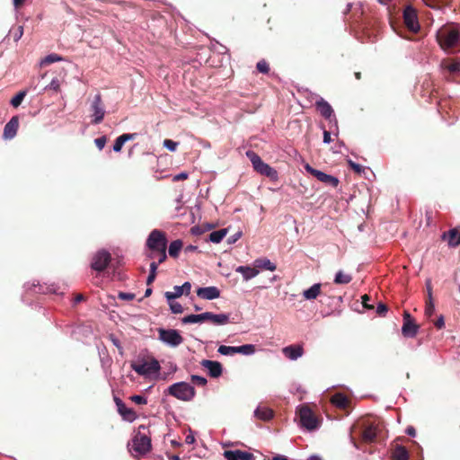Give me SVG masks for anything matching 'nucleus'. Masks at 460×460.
<instances>
[{"label":"nucleus","mask_w":460,"mask_h":460,"mask_svg":"<svg viewBox=\"0 0 460 460\" xmlns=\"http://www.w3.org/2000/svg\"><path fill=\"white\" fill-rule=\"evenodd\" d=\"M381 431V423L372 417H363L351 427L350 437L354 440L357 437L365 443H372Z\"/></svg>","instance_id":"nucleus-1"},{"label":"nucleus","mask_w":460,"mask_h":460,"mask_svg":"<svg viewBox=\"0 0 460 460\" xmlns=\"http://www.w3.org/2000/svg\"><path fill=\"white\" fill-rule=\"evenodd\" d=\"M437 39L442 49L456 47L460 42V30L453 24L442 26L437 32Z\"/></svg>","instance_id":"nucleus-2"},{"label":"nucleus","mask_w":460,"mask_h":460,"mask_svg":"<svg viewBox=\"0 0 460 460\" xmlns=\"http://www.w3.org/2000/svg\"><path fill=\"white\" fill-rule=\"evenodd\" d=\"M166 393L182 402H190L196 395L193 385L186 382H178L171 385Z\"/></svg>","instance_id":"nucleus-3"},{"label":"nucleus","mask_w":460,"mask_h":460,"mask_svg":"<svg viewBox=\"0 0 460 460\" xmlns=\"http://www.w3.org/2000/svg\"><path fill=\"white\" fill-rule=\"evenodd\" d=\"M146 429L145 425H140L132 438V449L137 456H145L151 450V438L143 432Z\"/></svg>","instance_id":"nucleus-4"},{"label":"nucleus","mask_w":460,"mask_h":460,"mask_svg":"<svg viewBox=\"0 0 460 460\" xmlns=\"http://www.w3.org/2000/svg\"><path fill=\"white\" fill-rule=\"evenodd\" d=\"M246 156L250 159L254 171L258 173L267 176L271 180L278 179L277 171L268 164L264 163L257 153L252 150H248L246 152Z\"/></svg>","instance_id":"nucleus-5"},{"label":"nucleus","mask_w":460,"mask_h":460,"mask_svg":"<svg viewBox=\"0 0 460 460\" xmlns=\"http://www.w3.org/2000/svg\"><path fill=\"white\" fill-rule=\"evenodd\" d=\"M167 237L166 234L161 230L154 229L149 234L146 242V252H154L158 250H166L167 248Z\"/></svg>","instance_id":"nucleus-6"},{"label":"nucleus","mask_w":460,"mask_h":460,"mask_svg":"<svg viewBox=\"0 0 460 460\" xmlns=\"http://www.w3.org/2000/svg\"><path fill=\"white\" fill-rule=\"evenodd\" d=\"M157 332H158V339L162 342H164L171 347H173V348L178 347L184 341L182 336L180 334L179 331L174 330V329L159 328L157 330Z\"/></svg>","instance_id":"nucleus-7"},{"label":"nucleus","mask_w":460,"mask_h":460,"mask_svg":"<svg viewBox=\"0 0 460 460\" xmlns=\"http://www.w3.org/2000/svg\"><path fill=\"white\" fill-rule=\"evenodd\" d=\"M298 415L301 425L306 429L313 430L319 427V420L307 405H303L298 410Z\"/></svg>","instance_id":"nucleus-8"},{"label":"nucleus","mask_w":460,"mask_h":460,"mask_svg":"<svg viewBox=\"0 0 460 460\" xmlns=\"http://www.w3.org/2000/svg\"><path fill=\"white\" fill-rule=\"evenodd\" d=\"M217 351L225 356H233L237 353L252 355L255 352V346L252 344H245L238 347L221 345L218 347Z\"/></svg>","instance_id":"nucleus-9"},{"label":"nucleus","mask_w":460,"mask_h":460,"mask_svg":"<svg viewBox=\"0 0 460 460\" xmlns=\"http://www.w3.org/2000/svg\"><path fill=\"white\" fill-rule=\"evenodd\" d=\"M111 261V253L107 251L102 250L97 252L91 263V268L98 272L103 271Z\"/></svg>","instance_id":"nucleus-10"},{"label":"nucleus","mask_w":460,"mask_h":460,"mask_svg":"<svg viewBox=\"0 0 460 460\" xmlns=\"http://www.w3.org/2000/svg\"><path fill=\"white\" fill-rule=\"evenodd\" d=\"M305 169L308 173L315 177L318 181L325 183L326 185H330L332 187L336 188L340 182L338 178L327 174L322 171L316 170L308 164L305 165Z\"/></svg>","instance_id":"nucleus-11"},{"label":"nucleus","mask_w":460,"mask_h":460,"mask_svg":"<svg viewBox=\"0 0 460 460\" xmlns=\"http://www.w3.org/2000/svg\"><path fill=\"white\" fill-rule=\"evenodd\" d=\"M419 331V325L415 323L410 313L404 311L403 313V324L402 327V333L404 337L413 338Z\"/></svg>","instance_id":"nucleus-12"},{"label":"nucleus","mask_w":460,"mask_h":460,"mask_svg":"<svg viewBox=\"0 0 460 460\" xmlns=\"http://www.w3.org/2000/svg\"><path fill=\"white\" fill-rule=\"evenodd\" d=\"M91 111L93 112V119L92 123L99 124L103 120L105 111L102 101L101 94H96L91 104Z\"/></svg>","instance_id":"nucleus-13"},{"label":"nucleus","mask_w":460,"mask_h":460,"mask_svg":"<svg viewBox=\"0 0 460 460\" xmlns=\"http://www.w3.org/2000/svg\"><path fill=\"white\" fill-rule=\"evenodd\" d=\"M132 369L141 376H146L148 374H154L160 370L159 362L155 359L150 362H144L142 364L133 363L131 365Z\"/></svg>","instance_id":"nucleus-14"},{"label":"nucleus","mask_w":460,"mask_h":460,"mask_svg":"<svg viewBox=\"0 0 460 460\" xmlns=\"http://www.w3.org/2000/svg\"><path fill=\"white\" fill-rule=\"evenodd\" d=\"M403 21L406 27L413 32H417L420 29V24L417 18V13L415 9L411 6H407L403 11Z\"/></svg>","instance_id":"nucleus-15"},{"label":"nucleus","mask_w":460,"mask_h":460,"mask_svg":"<svg viewBox=\"0 0 460 460\" xmlns=\"http://www.w3.org/2000/svg\"><path fill=\"white\" fill-rule=\"evenodd\" d=\"M114 402L117 406V411L122 419L128 422H133L137 418V414L132 408H128L119 397H114Z\"/></svg>","instance_id":"nucleus-16"},{"label":"nucleus","mask_w":460,"mask_h":460,"mask_svg":"<svg viewBox=\"0 0 460 460\" xmlns=\"http://www.w3.org/2000/svg\"><path fill=\"white\" fill-rule=\"evenodd\" d=\"M304 352L302 344H293L282 349L283 355L290 360H296L304 355Z\"/></svg>","instance_id":"nucleus-17"},{"label":"nucleus","mask_w":460,"mask_h":460,"mask_svg":"<svg viewBox=\"0 0 460 460\" xmlns=\"http://www.w3.org/2000/svg\"><path fill=\"white\" fill-rule=\"evenodd\" d=\"M200 364L208 370V374L211 377L217 378L222 375L223 367L220 362L203 359Z\"/></svg>","instance_id":"nucleus-18"},{"label":"nucleus","mask_w":460,"mask_h":460,"mask_svg":"<svg viewBox=\"0 0 460 460\" xmlns=\"http://www.w3.org/2000/svg\"><path fill=\"white\" fill-rule=\"evenodd\" d=\"M197 295L200 298L213 300L220 296V291L217 287L199 288Z\"/></svg>","instance_id":"nucleus-19"},{"label":"nucleus","mask_w":460,"mask_h":460,"mask_svg":"<svg viewBox=\"0 0 460 460\" xmlns=\"http://www.w3.org/2000/svg\"><path fill=\"white\" fill-rule=\"evenodd\" d=\"M19 128V118L17 116H13L4 126V137L6 139H11L14 137L17 133Z\"/></svg>","instance_id":"nucleus-20"},{"label":"nucleus","mask_w":460,"mask_h":460,"mask_svg":"<svg viewBox=\"0 0 460 460\" xmlns=\"http://www.w3.org/2000/svg\"><path fill=\"white\" fill-rule=\"evenodd\" d=\"M225 457L226 460H252L253 455L241 450H226L224 453Z\"/></svg>","instance_id":"nucleus-21"},{"label":"nucleus","mask_w":460,"mask_h":460,"mask_svg":"<svg viewBox=\"0 0 460 460\" xmlns=\"http://www.w3.org/2000/svg\"><path fill=\"white\" fill-rule=\"evenodd\" d=\"M315 106L325 119H331L333 115V109L324 99L320 98V100L315 102Z\"/></svg>","instance_id":"nucleus-22"},{"label":"nucleus","mask_w":460,"mask_h":460,"mask_svg":"<svg viewBox=\"0 0 460 460\" xmlns=\"http://www.w3.org/2000/svg\"><path fill=\"white\" fill-rule=\"evenodd\" d=\"M442 239L447 240L449 246L456 247L460 245V231L456 228L450 229L442 234Z\"/></svg>","instance_id":"nucleus-23"},{"label":"nucleus","mask_w":460,"mask_h":460,"mask_svg":"<svg viewBox=\"0 0 460 460\" xmlns=\"http://www.w3.org/2000/svg\"><path fill=\"white\" fill-rule=\"evenodd\" d=\"M207 322L215 325H225L229 323V315L226 314H215L211 312H207Z\"/></svg>","instance_id":"nucleus-24"},{"label":"nucleus","mask_w":460,"mask_h":460,"mask_svg":"<svg viewBox=\"0 0 460 460\" xmlns=\"http://www.w3.org/2000/svg\"><path fill=\"white\" fill-rule=\"evenodd\" d=\"M331 402L337 408L341 410H346L349 405V398L341 393L335 394L332 399Z\"/></svg>","instance_id":"nucleus-25"},{"label":"nucleus","mask_w":460,"mask_h":460,"mask_svg":"<svg viewBox=\"0 0 460 460\" xmlns=\"http://www.w3.org/2000/svg\"><path fill=\"white\" fill-rule=\"evenodd\" d=\"M236 272L241 273L245 280H249L259 274V270H257L255 266L252 268L249 266H239L236 269Z\"/></svg>","instance_id":"nucleus-26"},{"label":"nucleus","mask_w":460,"mask_h":460,"mask_svg":"<svg viewBox=\"0 0 460 460\" xmlns=\"http://www.w3.org/2000/svg\"><path fill=\"white\" fill-rule=\"evenodd\" d=\"M204 322H207V312L200 314H189L181 319V323L184 324L202 323Z\"/></svg>","instance_id":"nucleus-27"},{"label":"nucleus","mask_w":460,"mask_h":460,"mask_svg":"<svg viewBox=\"0 0 460 460\" xmlns=\"http://www.w3.org/2000/svg\"><path fill=\"white\" fill-rule=\"evenodd\" d=\"M322 285L320 283L314 284L308 289L304 290L303 296L306 300L315 299L321 294Z\"/></svg>","instance_id":"nucleus-28"},{"label":"nucleus","mask_w":460,"mask_h":460,"mask_svg":"<svg viewBox=\"0 0 460 460\" xmlns=\"http://www.w3.org/2000/svg\"><path fill=\"white\" fill-rule=\"evenodd\" d=\"M254 266L257 270H276V265L267 258H261L254 261Z\"/></svg>","instance_id":"nucleus-29"},{"label":"nucleus","mask_w":460,"mask_h":460,"mask_svg":"<svg viewBox=\"0 0 460 460\" xmlns=\"http://www.w3.org/2000/svg\"><path fill=\"white\" fill-rule=\"evenodd\" d=\"M393 460H408L409 453L407 449L401 445H397L392 452Z\"/></svg>","instance_id":"nucleus-30"},{"label":"nucleus","mask_w":460,"mask_h":460,"mask_svg":"<svg viewBox=\"0 0 460 460\" xmlns=\"http://www.w3.org/2000/svg\"><path fill=\"white\" fill-rule=\"evenodd\" d=\"M146 257L149 260H155L158 263H163L167 259L166 250L146 252Z\"/></svg>","instance_id":"nucleus-31"},{"label":"nucleus","mask_w":460,"mask_h":460,"mask_svg":"<svg viewBox=\"0 0 460 460\" xmlns=\"http://www.w3.org/2000/svg\"><path fill=\"white\" fill-rule=\"evenodd\" d=\"M254 414L256 418L261 420H270L273 417V411L268 407H258Z\"/></svg>","instance_id":"nucleus-32"},{"label":"nucleus","mask_w":460,"mask_h":460,"mask_svg":"<svg viewBox=\"0 0 460 460\" xmlns=\"http://www.w3.org/2000/svg\"><path fill=\"white\" fill-rule=\"evenodd\" d=\"M183 246V243L181 240L177 239L172 241L168 249L169 255L172 258H177L179 256V253Z\"/></svg>","instance_id":"nucleus-33"},{"label":"nucleus","mask_w":460,"mask_h":460,"mask_svg":"<svg viewBox=\"0 0 460 460\" xmlns=\"http://www.w3.org/2000/svg\"><path fill=\"white\" fill-rule=\"evenodd\" d=\"M227 230L226 229H219L217 231H214L208 235V240L214 243H220L223 238L226 235Z\"/></svg>","instance_id":"nucleus-34"},{"label":"nucleus","mask_w":460,"mask_h":460,"mask_svg":"<svg viewBox=\"0 0 460 460\" xmlns=\"http://www.w3.org/2000/svg\"><path fill=\"white\" fill-rule=\"evenodd\" d=\"M352 280V277L349 274H346L341 270L336 273L334 283L336 284H349Z\"/></svg>","instance_id":"nucleus-35"},{"label":"nucleus","mask_w":460,"mask_h":460,"mask_svg":"<svg viewBox=\"0 0 460 460\" xmlns=\"http://www.w3.org/2000/svg\"><path fill=\"white\" fill-rule=\"evenodd\" d=\"M27 94V91L22 90L17 93L10 101V103L13 107L17 108L21 105L23 99L25 98Z\"/></svg>","instance_id":"nucleus-36"},{"label":"nucleus","mask_w":460,"mask_h":460,"mask_svg":"<svg viewBox=\"0 0 460 460\" xmlns=\"http://www.w3.org/2000/svg\"><path fill=\"white\" fill-rule=\"evenodd\" d=\"M9 34L17 42L23 35V27L22 25L12 27Z\"/></svg>","instance_id":"nucleus-37"},{"label":"nucleus","mask_w":460,"mask_h":460,"mask_svg":"<svg viewBox=\"0 0 460 460\" xmlns=\"http://www.w3.org/2000/svg\"><path fill=\"white\" fill-rule=\"evenodd\" d=\"M173 289H174V292L167 291V292H165V294H164V296H165V297H166V299H167L168 301H171V300H173V299H175V298H178V297L181 296L184 294V293H183V290H181V289L180 288V286H175V287L173 288Z\"/></svg>","instance_id":"nucleus-38"},{"label":"nucleus","mask_w":460,"mask_h":460,"mask_svg":"<svg viewBox=\"0 0 460 460\" xmlns=\"http://www.w3.org/2000/svg\"><path fill=\"white\" fill-rule=\"evenodd\" d=\"M257 70L261 74H269L270 72V65L265 59H261L256 64Z\"/></svg>","instance_id":"nucleus-39"},{"label":"nucleus","mask_w":460,"mask_h":460,"mask_svg":"<svg viewBox=\"0 0 460 460\" xmlns=\"http://www.w3.org/2000/svg\"><path fill=\"white\" fill-rule=\"evenodd\" d=\"M190 380L193 385H196L198 386H205L208 383L205 377L197 375H191Z\"/></svg>","instance_id":"nucleus-40"},{"label":"nucleus","mask_w":460,"mask_h":460,"mask_svg":"<svg viewBox=\"0 0 460 460\" xmlns=\"http://www.w3.org/2000/svg\"><path fill=\"white\" fill-rule=\"evenodd\" d=\"M424 3L431 8H440L441 4H446L448 0H423Z\"/></svg>","instance_id":"nucleus-41"},{"label":"nucleus","mask_w":460,"mask_h":460,"mask_svg":"<svg viewBox=\"0 0 460 460\" xmlns=\"http://www.w3.org/2000/svg\"><path fill=\"white\" fill-rule=\"evenodd\" d=\"M435 311V305L432 299L426 300L425 314L428 317H430Z\"/></svg>","instance_id":"nucleus-42"},{"label":"nucleus","mask_w":460,"mask_h":460,"mask_svg":"<svg viewBox=\"0 0 460 460\" xmlns=\"http://www.w3.org/2000/svg\"><path fill=\"white\" fill-rule=\"evenodd\" d=\"M170 308L173 314H181L183 312V307L181 304L177 302H173L172 300L168 301Z\"/></svg>","instance_id":"nucleus-43"},{"label":"nucleus","mask_w":460,"mask_h":460,"mask_svg":"<svg viewBox=\"0 0 460 460\" xmlns=\"http://www.w3.org/2000/svg\"><path fill=\"white\" fill-rule=\"evenodd\" d=\"M446 68L452 73L460 72V62L450 61L446 65Z\"/></svg>","instance_id":"nucleus-44"},{"label":"nucleus","mask_w":460,"mask_h":460,"mask_svg":"<svg viewBox=\"0 0 460 460\" xmlns=\"http://www.w3.org/2000/svg\"><path fill=\"white\" fill-rule=\"evenodd\" d=\"M164 146L170 150L171 152H174L177 149L178 143L172 141V139H164Z\"/></svg>","instance_id":"nucleus-45"},{"label":"nucleus","mask_w":460,"mask_h":460,"mask_svg":"<svg viewBox=\"0 0 460 460\" xmlns=\"http://www.w3.org/2000/svg\"><path fill=\"white\" fill-rule=\"evenodd\" d=\"M59 60H61V58L58 55L50 54L43 59L42 63L45 65H49V64H52L56 61H59Z\"/></svg>","instance_id":"nucleus-46"},{"label":"nucleus","mask_w":460,"mask_h":460,"mask_svg":"<svg viewBox=\"0 0 460 460\" xmlns=\"http://www.w3.org/2000/svg\"><path fill=\"white\" fill-rule=\"evenodd\" d=\"M130 400L137 403V404H140V405H144V404H146L147 403V400L146 397L142 396V395H132L130 397Z\"/></svg>","instance_id":"nucleus-47"},{"label":"nucleus","mask_w":460,"mask_h":460,"mask_svg":"<svg viewBox=\"0 0 460 460\" xmlns=\"http://www.w3.org/2000/svg\"><path fill=\"white\" fill-rule=\"evenodd\" d=\"M45 89L53 90L56 93L60 91V84L58 79H53L50 84L45 87Z\"/></svg>","instance_id":"nucleus-48"},{"label":"nucleus","mask_w":460,"mask_h":460,"mask_svg":"<svg viewBox=\"0 0 460 460\" xmlns=\"http://www.w3.org/2000/svg\"><path fill=\"white\" fill-rule=\"evenodd\" d=\"M125 144L124 140L120 137V136L119 137H117V139L115 140V143L113 145V150L115 152H120L121 149H122V146L123 145Z\"/></svg>","instance_id":"nucleus-49"},{"label":"nucleus","mask_w":460,"mask_h":460,"mask_svg":"<svg viewBox=\"0 0 460 460\" xmlns=\"http://www.w3.org/2000/svg\"><path fill=\"white\" fill-rule=\"evenodd\" d=\"M349 165L357 173H360L364 170V167L362 165L356 164L351 160L349 161Z\"/></svg>","instance_id":"nucleus-50"},{"label":"nucleus","mask_w":460,"mask_h":460,"mask_svg":"<svg viewBox=\"0 0 460 460\" xmlns=\"http://www.w3.org/2000/svg\"><path fill=\"white\" fill-rule=\"evenodd\" d=\"M106 142H107V138H106V137H105V136L101 137H98V138H96V139L94 140V143H95L96 146H97L100 150H102V149L105 146Z\"/></svg>","instance_id":"nucleus-51"},{"label":"nucleus","mask_w":460,"mask_h":460,"mask_svg":"<svg viewBox=\"0 0 460 460\" xmlns=\"http://www.w3.org/2000/svg\"><path fill=\"white\" fill-rule=\"evenodd\" d=\"M119 298L122 300L131 301L135 298V295L133 293H125L119 292L118 295Z\"/></svg>","instance_id":"nucleus-52"},{"label":"nucleus","mask_w":460,"mask_h":460,"mask_svg":"<svg viewBox=\"0 0 460 460\" xmlns=\"http://www.w3.org/2000/svg\"><path fill=\"white\" fill-rule=\"evenodd\" d=\"M388 311V307L386 306V305L383 304V303H379L377 307H376V314L380 316H383L385 315V314Z\"/></svg>","instance_id":"nucleus-53"},{"label":"nucleus","mask_w":460,"mask_h":460,"mask_svg":"<svg viewBox=\"0 0 460 460\" xmlns=\"http://www.w3.org/2000/svg\"><path fill=\"white\" fill-rule=\"evenodd\" d=\"M189 177V174L185 172L176 174L172 177V181L176 182L179 181H185Z\"/></svg>","instance_id":"nucleus-54"},{"label":"nucleus","mask_w":460,"mask_h":460,"mask_svg":"<svg viewBox=\"0 0 460 460\" xmlns=\"http://www.w3.org/2000/svg\"><path fill=\"white\" fill-rule=\"evenodd\" d=\"M434 325L438 329H443L445 327V321L443 315H440L438 320L434 323Z\"/></svg>","instance_id":"nucleus-55"},{"label":"nucleus","mask_w":460,"mask_h":460,"mask_svg":"<svg viewBox=\"0 0 460 460\" xmlns=\"http://www.w3.org/2000/svg\"><path fill=\"white\" fill-rule=\"evenodd\" d=\"M137 133H132V134H122L120 135V137L124 140V142L126 143L127 141L128 140H134L136 137H137Z\"/></svg>","instance_id":"nucleus-56"},{"label":"nucleus","mask_w":460,"mask_h":460,"mask_svg":"<svg viewBox=\"0 0 460 460\" xmlns=\"http://www.w3.org/2000/svg\"><path fill=\"white\" fill-rule=\"evenodd\" d=\"M370 297L367 295L362 296V304L365 308L372 309L374 306L368 304Z\"/></svg>","instance_id":"nucleus-57"},{"label":"nucleus","mask_w":460,"mask_h":460,"mask_svg":"<svg viewBox=\"0 0 460 460\" xmlns=\"http://www.w3.org/2000/svg\"><path fill=\"white\" fill-rule=\"evenodd\" d=\"M180 288L183 290V293L188 296L190 292L191 284L190 282H185L182 286H180Z\"/></svg>","instance_id":"nucleus-58"},{"label":"nucleus","mask_w":460,"mask_h":460,"mask_svg":"<svg viewBox=\"0 0 460 460\" xmlns=\"http://www.w3.org/2000/svg\"><path fill=\"white\" fill-rule=\"evenodd\" d=\"M160 263H158V261H156L155 260H152V262L150 263V272L152 273H157V268H158V265Z\"/></svg>","instance_id":"nucleus-59"},{"label":"nucleus","mask_w":460,"mask_h":460,"mask_svg":"<svg viewBox=\"0 0 460 460\" xmlns=\"http://www.w3.org/2000/svg\"><path fill=\"white\" fill-rule=\"evenodd\" d=\"M156 275L157 273H152L149 271V275L147 277V279H146V285H151L155 280V278H156Z\"/></svg>","instance_id":"nucleus-60"},{"label":"nucleus","mask_w":460,"mask_h":460,"mask_svg":"<svg viewBox=\"0 0 460 460\" xmlns=\"http://www.w3.org/2000/svg\"><path fill=\"white\" fill-rule=\"evenodd\" d=\"M427 290H428V298L427 299H432V287H431V281L429 279L427 280Z\"/></svg>","instance_id":"nucleus-61"},{"label":"nucleus","mask_w":460,"mask_h":460,"mask_svg":"<svg viewBox=\"0 0 460 460\" xmlns=\"http://www.w3.org/2000/svg\"><path fill=\"white\" fill-rule=\"evenodd\" d=\"M332 141L331 133L327 130L323 131V142L330 143Z\"/></svg>","instance_id":"nucleus-62"},{"label":"nucleus","mask_w":460,"mask_h":460,"mask_svg":"<svg viewBox=\"0 0 460 460\" xmlns=\"http://www.w3.org/2000/svg\"><path fill=\"white\" fill-rule=\"evenodd\" d=\"M241 236V233L235 234L234 236L228 238V243H235Z\"/></svg>","instance_id":"nucleus-63"},{"label":"nucleus","mask_w":460,"mask_h":460,"mask_svg":"<svg viewBox=\"0 0 460 460\" xmlns=\"http://www.w3.org/2000/svg\"><path fill=\"white\" fill-rule=\"evenodd\" d=\"M406 434L411 437H414L416 435V430L412 426H409L406 429Z\"/></svg>","instance_id":"nucleus-64"}]
</instances>
